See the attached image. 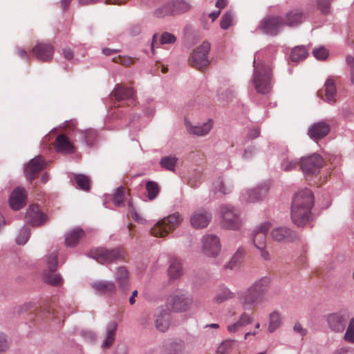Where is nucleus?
<instances>
[{
	"mask_svg": "<svg viewBox=\"0 0 354 354\" xmlns=\"http://www.w3.org/2000/svg\"><path fill=\"white\" fill-rule=\"evenodd\" d=\"M270 280L263 277L255 281L239 297L240 302L245 309L252 310L265 301V296L269 289Z\"/></svg>",
	"mask_w": 354,
	"mask_h": 354,
	"instance_id": "obj_1",
	"label": "nucleus"
},
{
	"mask_svg": "<svg viewBox=\"0 0 354 354\" xmlns=\"http://www.w3.org/2000/svg\"><path fill=\"white\" fill-rule=\"evenodd\" d=\"M253 67L252 83L255 90L261 95L270 93L273 84L271 66L264 62H257L255 56Z\"/></svg>",
	"mask_w": 354,
	"mask_h": 354,
	"instance_id": "obj_2",
	"label": "nucleus"
},
{
	"mask_svg": "<svg viewBox=\"0 0 354 354\" xmlns=\"http://www.w3.org/2000/svg\"><path fill=\"white\" fill-rule=\"evenodd\" d=\"M88 255L101 264L126 261L127 257V252L122 247L110 249L98 248L91 250Z\"/></svg>",
	"mask_w": 354,
	"mask_h": 354,
	"instance_id": "obj_3",
	"label": "nucleus"
},
{
	"mask_svg": "<svg viewBox=\"0 0 354 354\" xmlns=\"http://www.w3.org/2000/svg\"><path fill=\"white\" fill-rule=\"evenodd\" d=\"M182 218L176 212L157 222L151 229V233L156 237H163L176 229L181 223Z\"/></svg>",
	"mask_w": 354,
	"mask_h": 354,
	"instance_id": "obj_4",
	"label": "nucleus"
},
{
	"mask_svg": "<svg viewBox=\"0 0 354 354\" xmlns=\"http://www.w3.org/2000/svg\"><path fill=\"white\" fill-rule=\"evenodd\" d=\"M221 225L229 230H237L241 227V220L237 209L231 205H222L219 209Z\"/></svg>",
	"mask_w": 354,
	"mask_h": 354,
	"instance_id": "obj_5",
	"label": "nucleus"
},
{
	"mask_svg": "<svg viewBox=\"0 0 354 354\" xmlns=\"http://www.w3.org/2000/svg\"><path fill=\"white\" fill-rule=\"evenodd\" d=\"M210 48L211 45L209 41H203L192 53L189 59L190 65L199 71L205 70L210 63L208 58Z\"/></svg>",
	"mask_w": 354,
	"mask_h": 354,
	"instance_id": "obj_6",
	"label": "nucleus"
},
{
	"mask_svg": "<svg viewBox=\"0 0 354 354\" xmlns=\"http://www.w3.org/2000/svg\"><path fill=\"white\" fill-rule=\"evenodd\" d=\"M283 27V17L279 15H267L261 20L257 30L265 35L276 36Z\"/></svg>",
	"mask_w": 354,
	"mask_h": 354,
	"instance_id": "obj_7",
	"label": "nucleus"
},
{
	"mask_svg": "<svg viewBox=\"0 0 354 354\" xmlns=\"http://www.w3.org/2000/svg\"><path fill=\"white\" fill-rule=\"evenodd\" d=\"M312 208L302 207L301 205H292L291 218L295 225L303 227L307 223L313 221L314 216L311 212Z\"/></svg>",
	"mask_w": 354,
	"mask_h": 354,
	"instance_id": "obj_8",
	"label": "nucleus"
},
{
	"mask_svg": "<svg viewBox=\"0 0 354 354\" xmlns=\"http://www.w3.org/2000/svg\"><path fill=\"white\" fill-rule=\"evenodd\" d=\"M323 163L322 157L317 153H313L301 158L300 168L304 174H315L319 171Z\"/></svg>",
	"mask_w": 354,
	"mask_h": 354,
	"instance_id": "obj_9",
	"label": "nucleus"
},
{
	"mask_svg": "<svg viewBox=\"0 0 354 354\" xmlns=\"http://www.w3.org/2000/svg\"><path fill=\"white\" fill-rule=\"evenodd\" d=\"M348 320V315L342 312L330 313L326 316V322L328 328L335 333L343 332Z\"/></svg>",
	"mask_w": 354,
	"mask_h": 354,
	"instance_id": "obj_10",
	"label": "nucleus"
},
{
	"mask_svg": "<svg viewBox=\"0 0 354 354\" xmlns=\"http://www.w3.org/2000/svg\"><path fill=\"white\" fill-rule=\"evenodd\" d=\"M46 166L44 158L42 156H37L30 160L24 168V174L26 178L32 181L35 179L39 173L42 171Z\"/></svg>",
	"mask_w": 354,
	"mask_h": 354,
	"instance_id": "obj_11",
	"label": "nucleus"
},
{
	"mask_svg": "<svg viewBox=\"0 0 354 354\" xmlns=\"http://www.w3.org/2000/svg\"><path fill=\"white\" fill-rule=\"evenodd\" d=\"M190 304L191 299L183 294H174L167 299V308L175 312L185 311Z\"/></svg>",
	"mask_w": 354,
	"mask_h": 354,
	"instance_id": "obj_12",
	"label": "nucleus"
},
{
	"mask_svg": "<svg viewBox=\"0 0 354 354\" xmlns=\"http://www.w3.org/2000/svg\"><path fill=\"white\" fill-rule=\"evenodd\" d=\"M330 127L325 121H319L312 124L308 129V136L315 142L325 138L330 132Z\"/></svg>",
	"mask_w": 354,
	"mask_h": 354,
	"instance_id": "obj_13",
	"label": "nucleus"
},
{
	"mask_svg": "<svg viewBox=\"0 0 354 354\" xmlns=\"http://www.w3.org/2000/svg\"><path fill=\"white\" fill-rule=\"evenodd\" d=\"M203 250L208 257H216L221 250L219 238L214 234H207L203 238Z\"/></svg>",
	"mask_w": 354,
	"mask_h": 354,
	"instance_id": "obj_14",
	"label": "nucleus"
},
{
	"mask_svg": "<svg viewBox=\"0 0 354 354\" xmlns=\"http://www.w3.org/2000/svg\"><path fill=\"white\" fill-rule=\"evenodd\" d=\"M271 227V223L268 221L261 223L252 232V240L254 246L257 249L266 248V236L268 230Z\"/></svg>",
	"mask_w": 354,
	"mask_h": 354,
	"instance_id": "obj_15",
	"label": "nucleus"
},
{
	"mask_svg": "<svg viewBox=\"0 0 354 354\" xmlns=\"http://www.w3.org/2000/svg\"><path fill=\"white\" fill-rule=\"evenodd\" d=\"M268 190L269 186L267 184H262L254 189L243 192L241 198L245 202L255 203L264 198Z\"/></svg>",
	"mask_w": 354,
	"mask_h": 354,
	"instance_id": "obj_16",
	"label": "nucleus"
},
{
	"mask_svg": "<svg viewBox=\"0 0 354 354\" xmlns=\"http://www.w3.org/2000/svg\"><path fill=\"white\" fill-rule=\"evenodd\" d=\"M154 322L156 329L160 332L167 331L171 322V315L167 309L158 308L154 313Z\"/></svg>",
	"mask_w": 354,
	"mask_h": 354,
	"instance_id": "obj_17",
	"label": "nucleus"
},
{
	"mask_svg": "<svg viewBox=\"0 0 354 354\" xmlns=\"http://www.w3.org/2000/svg\"><path fill=\"white\" fill-rule=\"evenodd\" d=\"M212 214L205 209L195 211L190 217V223L196 229L206 227L212 220Z\"/></svg>",
	"mask_w": 354,
	"mask_h": 354,
	"instance_id": "obj_18",
	"label": "nucleus"
},
{
	"mask_svg": "<svg viewBox=\"0 0 354 354\" xmlns=\"http://www.w3.org/2000/svg\"><path fill=\"white\" fill-rule=\"evenodd\" d=\"M26 218L32 226H40L48 219L46 215L42 212L39 205L34 204L30 205L26 212Z\"/></svg>",
	"mask_w": 354,
	"mask_h": 354,
	"instance_id": "obj_19",
	"label": "nucleus"
},
{
	"mask_svg": "<svg viewBox=\"0 0 354 354\" xmlns=\"http://www.w3.org/2000/svg\"><path fill=\"white\" fill-rule=\"evenodd\" d=\"M33 55L39 61L49 62L54 54V47L50 44L38 43L32 49Z\"/></svg>",
	"mask_w": 354,
	"mask_h": 354,
	"instance_id": "obj_20",
	"label": "nucleus"
},
{
	"mask_svg": "<svg viewBox=\"0 0 354 354\" xmlns=\"http://www.w3.org/2000/svg\"><path fill=\"white\" fill-rule=\"evenodd\" d=\"M91 287L96 294L104 296H111L117 291V286L112 281H95L91 283Z\"/></svg>",
	"mask_w": 354,
	"mask_h": 354,
	"instance_id": "obj_21",
	"label": "nucleus"
},
{
	"mask_svg": "<svg viewBox=\"0 0 354 354\" xmlns=\"http://www.w3.org/2000/svg\"><path fill=\"white\" fill-rule=\"evenodd\" d=\"M315 198L313 192L308 188H305L295 194L292 205H301L302 207L313 208Z\"/></svg>",
	"mask_w": 354,
	"mask_h": 354,
	"instance_id": "obj_22",
	"label": "nucleus"
},
{
	"mask_svg": "<svg viewBox=\"0 0 354 354\" xmlns=\"http://www.w3.org/2000/svg\"><path fill=\"white\" fill-rule=\"evenodd\" d=\"M114 278L119 289L122 292L129 290L130 286L129 273L125 266H120L115 269Z\"/></svg>",
	"mask_w": 354,
	"mask_h": 354,
	"instance_id": "obj_23",
	"label": "nucleus"
},
{
	"mask_svg": "<svg viewBox=\"0 0 354 354\" xmlns=\"http://www.w3.org/2000/svg\"><path fill=\"white\" fill-rule=\"evenodd\" d=\"M26 194L23 187L15 189L10 197L9 203L10 207L14 210H19L26 205Z\"/></svg>",
	"mask_w": 354,
	"mask_h": 354,
	"instance_id": "obj_24",
	"label": "nucleus"
},
{
	"mask_svg": "<svg viewBox=\"0 0 354 354\" xmlns=\"http://www.w3.org/2000/svg\"><path fill=\"white\" fill-rule=\"evenodd\" d=\"M111 95H114L116 100H129L131 104L135 103V91L131 87H124L120 84H117L112 91Z\"/></svg>",
	"mask_w": 354,
	"mask_h": 354,
	"instance_id": "obj_25",
	"label": "nucleus"
},
{
	"mask_svg": "<svg viewBox=\"0 0 354 354\" xmlns=\"http://www.w3.org/2000/svg\"><path fill=\"white\" fill-rule=\"evenodd\" d=\"M304 20L303 12L299 10H292L283 17V26L294 28L299 26Z\"/></svg>",
	"mask_w": 354,
	"mask_h": 354,
	"instance_id": "obj_26",
	"label": "nucleus"
},
{
	"mask_svg": "<svg viewBox=\"0 0 354 354\" xmlns=\"http://www.w3.org/2000/svg\"><path fill=\"white\" fill-rule=\"evenodd\" d=\"M271 236L276 241H293L298 238L297 234L288 227H277L271 232Z\"/></svg>",
	"mask_w": 354,
	"mask_h": 354,
	"instance_id": "obj_27",
	"label": "nucleus"
},
{
	"mask_svg": "<svg viewBox=\"0 0 354 354\" xmlns=\"http://www.w3.org/2000/svg\"><path fill=\"white\" fill-rule=\"evenodd\" d=\"M55 147L58 153L71 154L75 151L74 146L64 134H59L57 136Z\"/></svg>",
	"mask_w": 354,
	"mask_h": 354,
	"instance_id": "obj_28",
	"label": "nucleus"
},
{
	"mask_svg": "<svg viewBox=\"0 0 354 354\" xmlns=\"http://www.w3.org/2000/svg\"><path fill=\"white\" fill-rule=\"evenodd\" d=\"M84 236V231L81 228H75L65 235V243L68 247H75Z\"/></svg>",
	"mask_w": 354,
	"mask_h": 354,
	"instance_id": "obj_29",
	"label": "nucleus"
},
{
	"mask_svg": "<svg viewBox=\"0 0 354 354\" xmlns=\"http://www.w3.org/2000/svg\"><path fill=\"white\" fill-rule=\"evenodd\" d=\"M118 324L115 322H111L106 326V338L102 343L104 348H109L114 342Z\"/></svg>",
	"mask_w": 354,
	"mask_h": 354,
	"instance_id": "obj_30",
	"label": "nucleus"
},
{
	"mask_svg": "<svg viewBox=\"0 0 354 354\" xmlns=\"http://www.w3.org/2000/svg\"><path fill=\"white\" fill-rule=\"evenodd\" d=\"M168 274L171 279H174L183 274L182 263L178 259L172 257L169 259Z\"/></svg>",
	"mask_w": 354,
	"mask_h": 354,
	"instance_id": "obj_31",
	"label": "nucleus"
},
{
	"mask_svg": "<svg viewBox=\"0 0 354 354\" xmlns=\"http://www.w3.org/2000/svg\"><path fill=\"white\" fill-rule=\"evenodd\" d=\"M245 255V250L242 248L237 249L230 261L224 266L225 270H234L239 266Z\"/></svg>",
	"mask_w": 354,
	"mask_h": 354,
	"instance_id": "obj_32",
	"label": "nucleus"
},
{
	"mask_svg": "<svg viewBox=\"0 0 354 354\" xmlns=\"http://www.w3.org/2000/svg\"><path fill=\"white\" fill-rule=\"evenodd\" d=\"M324 100L330 102L334 100L336 95V86L335 80L333 77H329L326 80L324 84Z\"/></svg>",
	"mask_w": 354,
	"mask_h": 354,
	"instance_id": "obj_33",
	"label": "nucleus"
},
{
	"mask_svg": "<svg viewBox=\"0 0 354 354\" xmlns=\"http://www.w3.org/2000/svg\"><path fill=\"white\" fill-rule=\"evenodd\" d=\"M234 297V292L230 291L227 287L221 286L216 293L214 300L217 304H221Z\"/></svg>",
	"mask_w": 354,
	"mask_h": 354,
	"instance_id": "obj_34",
	"label": "nucleus"
},
{
	"mask_svg": "<svg viewBox=\"0 0 354 354\" xmlns=\"http://www.w3.org/2000/svg\"><path fill=\"white\" fill-rule=\"evenodd\" d=\"M212 190L215 194L225 195L232 192V186L230 184L226 185L224 180L219 178L213 183Z\"/></svg>",
	"mask_w": 354,
	"mask_h": 354,
	"instance_id": "obj_35",
	"label": "nucleus"
},
{
	"mask_svg": "<svg viewBox=\"0 0 354 354\" xmlns=\"http://www.w3.org/2000/svg\"><path fill=\"white\" fill-rule=\"evenodd\" d=\"M185 342L182 340L171 342L162 353V354H184Z\"/></svg>",
	"mask_w": 354,
	"mask_h": 354,
	"instance_id": "obj_36",
	"label": "nucleus"
},
{
	"mask_svg": "<svg viewBox=\"0 0 354 354\" xmlns=\"http://www.w3.org/2000/svg\"><path fill=\"white\" fill-rule=\"evenodd\" d=\"M282 324V317L278 311H274L269 315V324L268 330L270 333H274Z\"/></svg>",
	"mask_w": 354,
	"mask_h": 354,
	"instance_id": "obj_37",
	"label": "nucleus"
},
{
	"mask_svg": "<svg viewBox=\"0 0 354 354\" xmlns=\"http://www.w3.org/2000/svg\"><path fill=\"white\" fill-rule=\"evenodd\" d=\"M308 56V51L303 46H298L293 48L291 50L290 58L295 62H299L305 59Z\"/></svg>",
	"mask_w": 354,
	"mask_h": 354,
	"instance_id": "obj_38",
	"label": "nucleus"
},
{
	"mask_svg": "<svg viewBox=\"0 0 354 354\" xmlns=\"http://www.w3.org/2000/svg\"><path fill=\"white\" fill-rule=\"evenodd\" d=\"M73 180L77 184V187L83 191L88 192L90 190V183L89 178L84 174H74Z\"/></svg>",
	"mask_w": 354,
	"mask_h": 354,
	"instance_id": "obj_39",
	"label": "nucleus"
},
{
	"mask_svg": "<svg viewBox=\"0 0 354 354\" xmlns=\"http://www.w3.org/2000/svg\"><path fill=\"white\" fill-rule=\"evenodd\" d=\"M212 127L209 122L204 123L201 126H191L188 129L189 133L198 136H203L207 134Z\"/></svg>",
	"mask_w": 354,
	"mask_h": 354,
	"instance_id": "obj_40",
	"label": "nucleus"
},
{
	"mask_svg": "<svg viewBox=\"0 0 354 354\" xmlns=\"http://www.w3.org/2000/svg\"><path fill=\"white\" fill-rule=\"evenodd\" d=\"M178 158L175 156H164L160 160V165L162 168L171 171H174Z\"/></svg>",
	"mask_w": 354,
	"mask_h": 354,
	"instance_id": "obj_41",
	"label": "nucleus"
},
{
	"mask_svg": "<svg viewBox=\"0 0 354 354\" xmlns=\"http://www.w3.org/2000/svg\"><path fill=\"white\" fill-rule=\"evenodd\" d=\"M173 8V15H179L188 11L190 8L189 4L182 0H171Z\"/></svg>",
	"mask_w": 354,
	"mask_h": 354,
	"instance_id": "obj_42",
	"label": "nucleus"
},
{
	"mask_svg": "<svg viewBox=\"0 0 354 354\" xmlns=\"http://www.w3.org/2000/svg\"><path fill=\"white\" fill-rule=\"evenodd\" d=\"M146 190L147 192V197L150 201L154 200L160 193V188L159 185L152 180H149L146 183Z\"/></svg>",
	"mask_w": 354,
	"mask_h": 354,
	"instance_id": "obj_43",
	"label": "nucleus"
},
{
	"mask_svg": "<svg viewBox=\"0 0 354 354\" xmlns=\"http://www.w3.org/2000/svg\"><path fill=\"white\" fill-rule=\"evenodd\" d=\"M125 189L124 187L121 186L116 189L112 201L115 205L117 207H123L124 206V198H125Z\"/></svg>",
	"mask_w": 354,
	"mask_h": 354,
	"instance_id": "obj_44",
	"label": "nucleus"
},
{
	"mask_svg": "<svg viewBox=\"0 0 354 354\" xmlns=\"http://www.w3.org/2000/svg\"><path fill=\"white\" fill-rule=\"evenodd\" d=\"M154 15L157 17H164L165 16L173 15V8L171 1L167 2L161 7L154 11Z\"/></svg>",
	"mask_w": 354,
	"mask_h": 354,
	"instance_id": "obj_45",
	"label": "nucleus"
},
{
	"mask_svg": "<svg viewBox=\"0 0 354 354\" xmlns=\"http://www.w3.org/2000/svg\"><path fill=\"white\" fill-rule=\"evenodd\" d=\"M80 138L82 140L85 142L87 145L91 146L93 145L95 138L96 132L93 129H86L84 131H80Z\"/></svg>",
	"mask_w": 354,
	"mask_h": 354,
	"instance_id": "obj_46",
	"label": "nucleus"
},
{
	"mask_svg": "<svg viewBox=\"0 0 354 354\" xmlns=\"http://www.w3.org/2000/svg\"><path fill=\"white\" fill-rule=\"evenodd\" d=\"M44 279L46 283L52 286H59L62 283L63 279L59 274L54 272H48L44 274Z\"/></svg>",
	"mask_w": 354,
	"mask_h": 354,
	"instance_id": "obj_47",
	"label": "nucleus"
},
{
	"mask_svg": "<svg viewBox=\"0 0 354 354\" xmlns=\"http://www.w3.org/2000/svg\"><path fill=\"white\" fill-rule=\"evenodd\" d=\"M344 339L348 343L354 344V318L348 322V327L344 335Z\"/></svg>",
	"mask_w": 354,
	"mask_h": 354,
	"instance_id": "obj_48",
	"label": "nucleus"
},
{
	"mask_svg": "<svg viewBox=\"0 0 354 354\" xmlns=\"http://www.w3.org/2000/svg\"><path fill=\"white\" fill-rule=\"evenodd\" d=\"M57 257L58 253L57 251L53 252L47 258V266L48 271L55 272L57 268Z\"/></svg>",
	"mask_w": 354,
	"mask_h": 354,
	"instance_id": "obj_49",
	"label": "nucleus"
},
{
	"mask_svg": "<svg viewBox=\"0 0 354 354\" xmlns=\"http://www.w3.org/2000/svg\"><path fill=\"white\" fill-rule=\"evenodd\" d=\"M30 236V230L28 227L24 226L20 230L19 235L16 239V243L18 245H24L29 239Z\"/></svg>",
	"mask_w": 354,
	"mask_h": 354,
	"instance_id": "obj_50",
	"label": "nucleus"
},
{
	"mask_svg": "<svg viewBox=\"0 0 354 354\" xmlns=\"http://www.w3.org/2000/svg\"><path fill=\"white\" fill-rule=\"evenodd\" d=\"M127 0H78L79 4L81 6H87L94 4L100 1H103L106 4H122Z\"/></svg>",
	"mask_w": 354,
	"mask_h": 354,
	"instance_id": "obj_51",
	"label": "nucleus"
},
{
	"mask_svg": "<svg viewBox=\"0 0 354 354\" xmlns=\"http://www.w3.org/2000/svg\"><path fill=\"white\" fill-rule=\"evenodd\" d=\"M300 161L295 159L286 158L281 162V168L285 171H290L295 169Z\"/></svg>",
	"mask_w": 354,
	"mask_h": 354,
	"instance_id": "obj_52",
	"label": "nucleus"
},
{
	"mask_svg": "<svg viewBox=\"0 0 354 354\" xmlns=\"http://www.w3.org/2000/svg\"><path fill=\"white\" fill-rule=\"evenodd\" d=\"M233 14L231 11L226 12L221 17L220 21L221 28L223 30L227 29L232 23Z\"/></svg>",
	"mask_w": 354,
	"mask_h": 354,
	"instance_id": "obj_53",
	"label": "nucleus"
},
{
	"mask_svg": "<svg viewBox=\"0 0 354 354\" xmlns=\"http://www.w3.org/2000/svg\"><path fill=\"white\" fill-rule=\"evenodd\" d=\"M234 344V340L232 339H226L223 341L217 348V354H225L228 353L232 348Z\"/></svg>",
	"mask_w": 354,
	"mask_h": 354,
	"instance_id": "obj_54",
	"label": "nucleus"
},
{
	"mask_svg": "<svg viewBox=\"0 0 354 354\" xmlns=\"http://www.w3.org/2000/svg\"><path fill=\"white\" fill-rule=\"evenodd\" d=\"M313 54L317 59L324 61L328 58L329 51L324 46H320L313 50Z\"/></svg>",
	"mask_w": 354,
	"mask_h": 354,
	"instance_id": "obj_55",
	"label": "nucleus"
},
{
	"mask_svg": "<svg viewBox=\"0 0 354 354\" xmlns=\"http://www.w3.org/2000/svg\"><path fill=\"white\" fill-rule=\"evenodd\" d=\"M332 0H317V8L320 10L324 15H328L330 12V1Z\"/></svg>",
	"mask_w": 354,
	"mask_h": 354,
	"instance_id": "obj_56",
	"label": "nucleus"
},
{
	"mask_svg": "<svg viewBox=\"0 0 354 354\" xmlns=\"http://www.w3.org/2000/svg\"><path fill=\"white\" fill-rule=\"evenodd\" d=\"M253 322V317L252 314H249L248 313H243L239 319H238L237 322L240 325L241 328L243 326L248 325Z\"/></svg>",
	"mask_w": 354,
	"mask_h": 354,
	"instance_id": "obj_57",
	"label": "nucleus"
},
{
	"mask_svg": "<svg viewBox=\"0 0 354 354\" xmlns=\"http://www.w3.org/2000/svg\"><path fill=\"white\" fill-rule=\"evenodd\" d=\"M176 41V37L174 35L165 32L160 37V44H174Z\"/></svg>",
	"mask_w": 354,
	"mask_h": 354,
	"instance_id": "obj_58",
	"label": "nucleus"
},
{
	"mask_svg": "<svg viewBox=\"0 0 354 354\" xmlns=\"http://www.w3.org/2000/svg\"><path fill=\"white\" fill-rule=\"evenodd\" d=\"M346 62L351 70V80L354 83V57L350 55L347 56Z\"/></svg>",
	"mask_w": 354,
	"mask_h": 354,
	"instance_id": "obj_59",
	"label": "nucleus"
},
{
	"mask_svg": "<svg viewBox=\"0 0 354 354\" xmlns=\"http://www.w3.org/2000/svg\"><path fill=\"white\" fill-rule=\"evenodd\" d=\"M256 151L254 147H249L245 149L243 156L245 159H250L254 156Z\"/></svg>",
	"mask_w": 354,
	"mask_h": 354,
	"instance_id": "obj_60",
	"label": "nucleus"
},
{
	"mask_svg": "<svg viewBox=\"0 0 354 354\" xmlns=\"http://www.w3.org/2000/svg\"><path fill=\"white\" fill-rule=\"evenodd\" d=\"M293 330L295 333H299L301 336H305L307 334V330L299 322H297L293 326Z\"/></svg>",
	"mask_w": 354,
	"mask_h": 354,
	"instance_id": "obj_61",
	"label": "nucleus"
},
{
	"mask_svg": "<svg viewBox=\"0 0 354 354\" xmlns=\"http://www.w3.org/2000/svg\"><path fill=\"white\" fill-rule=\"evenodd\" d=\"M260 136V129L254 128L249 130L247 138L249 140H253L258 138Z\"/></svg>",
	"mask_w": 354,
	"mask_h": 354,
	"instance_id": "obj_62",
	"label": "nucleus"
},
{
	"mask_svg": "<svg viewBox=\"0 0 354 354\" xmlns=\"http://www.w3.org/2000/svg\"><path fill=\"white\" fill-rule=\"evenodd\" d=\"M150 315L147 313H145L142 314L141 318H140V324H142V326H147L150 323Z\"/></svg>",
	"mask_w": 354,
	"mask_h": 354,
	"instance_id": "obj_63",
	"label": "nucleus"
},
{
	"mask_svg": "<svg viewBox=\"0 0 354 354\" xmlns=\"http://www.w3.org/2000/svg\"><path fill=\"white\" fill-rule=\"evenodd\" d=\"M130 34L133 36L138 35L141 32V28L139 25H133L129 29Z\"/></svg>",
	"mask_w": 354,
	"mask_h": 354,
	"instance_id": "obj_64",
	"label": "nucleus"
}]
</instances>
